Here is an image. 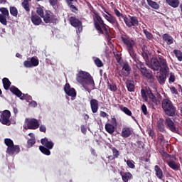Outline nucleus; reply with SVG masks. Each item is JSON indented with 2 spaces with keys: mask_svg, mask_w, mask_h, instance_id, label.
<instances>
[{
  "mask_svg": "<svg viewBox=\"0 0 182 182\" xmlns=\"http://www.w3.org/2000/svg\"><path fill=\"white\" fill-rule=\"evenodd\" d=\"M31 22L36 26H39L42 23V18L39 16L34 14L31 16Z\"/></svg>",
  "mask_w": 182,
  "mask_h": 182,
  "instance_id": "393cba45",
  "label": "nucleus"
},
{
  "mask_svg": "<svg viewBox=\"0 0 182 182\" xmlns=\"http://www.w3.org/2000/svg\"><path fill=\"white\" fill-rule=\"evenodd\" d=\"M39 150L43 153V154H46V156H50V149H48L44 146H40Z\"/></svg>",
  "mask_w": 182,
  "mask_h": 182,
  "instance_id": "4c0bfd02",
  "label": "nucleus"
},
{
  "mask_svg": "<svg viewBox=\"0 0 182 182\" xmlns=\"http://www.w3.org/2000/svg\"><path fill=\"white\" fill-rule=\"evenodd\" d=\"M96 21L94 22V25L95 26V29L98 31V33L100 35H105V32H103V29L102 28V26L105 25V21H103V18L100 17L99 15H95Z\"/></svg>",
  "mask_w": 182,
  "mask_h": 182,
  "instance_id": "0eeeda50",
  "label": "nucleus"
},
{
  "mask_svg": "<svg viewBox=\"0 0 182 182\" xmlns=\"http://www.w3.org/2000/svg\"><path fill=\"white\" fill-rule=\"evenodd\" d=\"M9 11L11 16H14V18L18 17V9H16V7L10 6Z\"/></svg>",
  "mask_w": 182,
  "mask_h": 182,
  "instance_id": "ea45409f",
  "label": "nucleus"
},
{
  "mask_svg": "<svg viewBox=\"0 0 182 182\" xmlns=\"http://www.w3.org/2000/svg\"><path fill=\"white\" fill-rule=\"evenodd\" d=\"M101 28H102L104 31L103 32L105 34L107 41H112V37H110V31H109V29H107L108 28L107 25L104 24L103 26H101Z\"/></svg>",
  "mask_w": 182,
  "mask_h": 182,
  "instance_id": "7c9ffc66",
  "label": "nucleus"
},
{
  "mask_svg": "<svg viewBox=\"0 0 182 182\" xmlns=\"http://www.w3.org/2000/svg\"><path fill=\"white\" fill-rule=\"evenodd\" d=\"M21 6L25 9V11H26V12H31V7L29 6V3H26L25 1H23L21 3Z\"/></svg>",
  "mask_w": 182,
  "mask_h": 182,
  "instance_id": "603ef678",
  "label": "nucleus"
},
{
  "mask_svg": "<svg viewBox=\"0 0 182 182\" xmlns=\"http://www.w3.org/2000/svg\"><path fill=\"white\" fill-rule=\"evenodd\" d=\"M25 68H36L39 65V60L38 57H32L30 60H25L23 62Z\"/></svg>",
  "mask_w": 182,
  "mask_h": 182,
  "instance_id": "ddd939ff",
  "label": "nucleus"
},
{
  "mask_svg": "<svg viewBox=\"0 0 182 182\" xmlns=\"http://www.w3.org/2000/svg\"><path fill=\"white\" fill-rule=\"evenodd\" d=\"M2 83L5 90H9V87H11V85H12V82H11L9 79L6 77L3 78Z\"/></svg>",
  "mask_w": 182,
  "mask_h": 182,
  "instance_id": "c85d7f7f",
  "label": "nucleus"
},
{
  "mask_svg": "<svg viewBox=\"0 0 182 182\" xmlns=\"http://www.w3.org/2000/svg\"><path fill=\"white\" fill-rule=\"evenodd\" d=\"M156 77L160 85H164L166 83V79H167V77L163 73H161L159 75L156 76Z\"/></svg>",
  "mask_w": 182,
  "mask_h": 182,
  "instance_id": "c756f323",
  "label": "nucleus"
},
{
  "mask_svg": "<svg viewBox=\"0 0 182 182\" xmlns=\"http://www.w3.org/2000/svg\"><path fill=\"white\" fill-rule=\"evenodd\" d=\"M4 144H6V146H7V147H11V146L14 145V141H12V139L9 138L4 139Z\"/></svg>",
  "mask_w": 182,
  "mask_h": 182,
  "instance_id": "8fccbe9b",
  "label": "nucleus"
},
{
  "mask_svg": "<svg viewBox=\"0 0 182 182\" xmlns=\"http://www.w3.org/2000/svg\"><path fill=\"white\" fill-rule=\"evenodd\" d=\"M121 136L124 139H127V137H130L132 136V129L129 127H125L122 128Z\"/></svg>",
  "mask_w": 182,
  "mask_h": 182,
  "instance_id": "5701e85b",
  "label": "nucleus"
},
{
  "mask_svg": "<svg viewBox=\"0 0 182 182\" xmlns=\"http://www.w3.org/2000/svg\"><path fill=\"white\" fill-rule=\"evenodd\" d=\"M10 92H11V93H13V95H15V96H17V97H22V95H23L22 93V92L18 89V87H15V86H11L10 87Z\"/></svg>",
  "mask_w": 182,
  "mask_h": 182,
  "instance_id": "a878e982",
  "label": "nucleus"
},
{
  "mask_svg": "<svg viewBox=\"0 0 182 182\" xmlns=\"http://www.w3.org/2000/svg\"><path fill=\"white\" fill-rule=\"evenodd\" d=\"M114 12L117 18H122V19H124V18H126V16H123V14H122L120 11H119L117 9H114Z\"/></svg>",
  "mask_w": 182,
  "mask_h": 182,
  "instance_id": "864d4df0",
  "label": "nucleus"
},
{
  "mask_svg": "<svg viewBox=\"0 0 182 182\" xmlns=\"http://www.w3.org/2000/svg\"><path fill=\"white\" fill-rule=\"evenodd\" d=\"M170 90H171V92L172 93V95H178V91L176 89V87L171 86Z\"/></svg>",
  "mask_w": 182,
  "mask_h": 182,
  "instance_id": "0e129e2a",
  "label": "nucleus"
},
{
  "mask_svg": "<svg viewBox=\"0 0 182 182\" xmlns=\"http://www.w3.org/2000/svg\"><path fill=\"white\" fill-rule=\"evenodd\" d=\"M151 102L154 103V105H156V106H157V105H159V100H157V97H154L152 98V100H151Z\"/></svg>",
  "mask_w": 182,
  "mask_h": 182,
  "instance_id": "774afa93",
  "label": "nucleus"
},
{
  "mask_svg": "<svg viewBox=\"0 0 182 182\" xmlns=\"http://www.w3.org/2000/svg\"><path fill=\"white\" fill-rule=\"evenodd\" d=\"M173 53L179 62H182V52L180 50H173Z\"/></svg>",
  "mask_w": 182,
  "mask_h": 182,
  "instance_id": "79ce46f5",
  "label": "nucleus"
},
{
  "mask_svg": "<svg viewBox=\"0 0 182 182\" xmlns=\"http://www.w3.org/2000/svg\"><path fill=\"white\" fill-rule=\"evenodd\" d=\"M166 163L170 168H171L172 170H174L175 171H178V170H180V164H177L173 160H166Z\"/></svg>",
  "mask_w": 182,
  "mask_h": 182,
  "instance_id": "b1692460",
  "label": "nucleus"
},
{
  "mask_svg": "<svg viewBox=\"0 0 182 182\" xmlns=\"http://www.w3.org/2000/svg\"><path fill=\"white\" fill-rule=\"evenodd\" d=\"M165 124L172 133H177V132H178L177 127H176V124H174L171 118L167 117L165 119Z\"/></svg>",
  "mask_w": 182,
  "mask_h": 182,
  "instance_id": "4468645a",
  "label": "nucleus"
},
{
  "mask_svg": "<svg viewBox=\"0 0 182 182\" xmlns=\"http://www.w3.org/2000/svg\"><path fill=\"white\" fill-rule=\"evenodd\" d=\"M41 144L44 146V147H46L47 149H53V146H55V144L52 142V141H49L48 138L41 139Z\"/></svg>",
  "mask_w": 182,
  "mask_h": 182,
  "instance_id": "4be33fe9",
  "label": "nucleus"
},
{
  "mask_svg": "<svg viewBox=\"0 0 182 182\" xmlns=\"http://www.w3.org/2000/svg\"><path fill=\"white\" fill-rule=\"evenodd\" d=\"M36 14L40 16L41 18H43L45 12L43 11V6L36 8Z\"/></svg>",
  "mask_w": 182,
  "mask_h": 182,
  "instance_id": "de8ad7c7",
  "label": "nucleus"
},
{
  "mask_svg": "<svg viewBox=\"0 0 182 182\" xmlns=\"http://www.w3.org/2000/svg\"><path fill=\"white\" fill-rule=\"evenodd\" d=\"M21 151V148L19 145H13L10 147H7L6 153L10 156H14V154H18Z\"/></svg>",
  "mask_w": 182,
  "mask_h": 182,
  "instance_id": "f3484780",
  "label": "nucleus"
},
{
  "mask_svg": "<svg viewBox=\"0 0 182 182\" xmlns=\"http://www.w3.org/2000/svg\"><path fill=\"white\" fill-rule=\"evenodd\" d=\"M35 143H36L35 138L30 139L27 141V146L29 148L32 147V146H33V144H35Z\"/></svg>",
  "mask_w": 182,
  "mask_h": 182,
  "instance_id": "4d7b16f0",
  "label": "nucleus"
},
{
  "mask_svg": "<svg viewBox=\"0 0 182 182\" xmlns=\"http://www.w3.org/2000/svg\"><path fill=\"white\" fill-rule=\"evenodd\" d=\"M147 133L150 137H154L156 136V133H154V130H153L151 128H149L147 130Z\"/></svg>",
  "mask_w": 182,
  "mask_h": 182,
  "instance_id": "680f3d73",
  "label": "nucleus"
},
{
  "mask_svg": "<svg viewBox=\"0 0 182 182\" xmlns=\"http://www.w3.org/2000/svg\"><path fill=\"white\" fill-rule=\"evenodd\" d=\"M126 84L128 92H134V83L133 81L127 80Z\"/></svg>",
  "mask_w": 182,
  "mask_h": 182,
  "instance_id": "e433bc0d",
  "label": "nucleus"
},
{
  "mask_svg": "<svg viewBox=\"0 0 182 182\" xmlns=\"http://www.w3.org/2000/svg\"><path fill=\"white\" fill-rule=\"evenodd\" d=\"M136 68L140 70L142 76H144L147 80H150V82H154V76L153 75V72L151 70L147 69L146 66H144V63H141L137 58V60L135 61Z\"/></svg>",
  "mask_w": 182,
  "mask_h": 182,
  "instance_id": "20e7f679",
  "label": "nucleus"
},
{
  "mask_svg": "<svg viewBox=\"0 0 182 182\" xmlns=\"http://www.w3.org/2000/svg\"><path fill=\"white\" fill-rule=\"evenodd\" d=\"M111 149H112L113 156L115 157V159H117L119 157V156H120L119 150H117V149H116V147H112Z\"/></svg>",
  "mask_w": 182,
  "mask_h": 182,
  "instance_id": "6e6d98bb",
  "label": "nucleus"
},
{
  "mask_svg": "<svg viewBox=\"0 0 182 182\" xmlns=\"http://www.w3.org/2000/svg\"><path fill=\"white\" fill-rule=\"evenodd\" d=\"M76 80L80 85L86 89L87 86H90L91 89L95 88V80H93V77L90 75V73L86 71H79V73L76 75Z\"/></svg>",
  "mask_w": 182,
  "mask_h": 182,
  "instance_id": "f03ea898",
  "label": "nucleus"
},
{
  "mask_svg": "<svg viewBox=\"0 0 182 182\" xmlns=\"http://www.w3.org/2000/svg\"><path fill=\"white\" fill-rule=\"evenodd\" d=\"M124 161L127 163L129 168H136V166L134 165V161L133 160L128 159L126 161V159H124Z\"/></svg>",
  "mask_w": 182,
  "mask_h": 182,
  "instance_id": "09e8293b",
  "label": "nucleus"
},
{
  "mask_svg": "<svg viewBox=\"0 0 182 182\" xmlns=\"http://www.w3.org/2000/svg\"><path fill=\"white\" fill-rule=\"evenodd\" d=\"M133 178V175L130 172L124 173V176H122V181L124 182H129V180Z\"/></svg>",
  "mask_w": 182,
  "mask_h": 182,
  "instance_id": "72a5a7b5",
  "label": "nucleus"
},
{
  "mask_svg": "<svg viewBox=\"0 0 182 182\" xmlns=\"http://www.w3.org/2000/svg\"><path fill=\"white\" fill-rule=\"evenodd\" d=\"M49 2L50 5L54 8H55L56 5H58V0H49Z\"/></svg>",
  "mask_w": 182,
  "mask_h": 182,
  "instance_id": "69168bd1",
  "label": "nucleus"
},
{
  "mask_svg": "<svg viewBox=\"0 0 182 182\" xmlns=\"http://www.w3.org/2000/svg\"><path fill=\"white\" fill-rule=\"evenodd\" d=\"M129 18L130 19H129L127 16L124 18V22L128 28H132V26H139V19L136 16H129Z\"/></svg>",
  "mask_w": 182,
  "mask_h": 182,
  "instance_id": "f8f14e48",
  "label": "nucleus"
},
{
  "mask_svg": "<svg viewBox=\"0 0 182 182\" xmlns=\"http://www.w3.org/2000/svg\"><path fill=\"white\" fill-rule=\"evenodd\" d=\"M111 124L115 127L117 126V120L115 117L111 119Z\"/></svg>",
  "mask_w": 182,
  "mask_h": 182,
  "instance_id": "338daca9",
  "label": "nucleus"
},
{
  "mask_svg": "<svg viewBox=\"0 0 182 182\" xmlns=\"http://www.w3.org/2000/svg\"><path fill=\"white\" fill-rule=\"evenodd\" d=\"M105 130L109 134H113L114 133L115 127L114 125H112V124L110 123H107L105 124Z\"/></svg>",
  "mask_w": 182,
  "mask_h": 182,
  "instance_id": "cd10ccee",
  "label": "nucleus"
},
{
  "mask_svg": "<svg viewBox=\"0 0 182 182\" xmlns=\"http://www.w3.org/2000/svg\"><path fill=\"white\" fill-rule=\"evenodd\" d=\"M64 92L68 95V96H70L71 97H76V90L75 88H70V84L66 83L64 87Z\"/></svg>",
  "mask_w": 182,
  "mask_h": 182,
  "instance_id": "dca6fc26",
  "label": "nucleus"
},
{
  "mask_svg": "<svg viewBox=\"0 0 182 182\" xmlns=\"http://www.w3.org/2000/svg\"><path fill=\"white\" fill-rule=\"evenodd\" d=\"M21 100H32V97L28 94H23L21 97Z\"/></svg>",
  "mask_w": 182,
  "mask_h": 182,
  "instance_id": "052dcab7",
  "label": "nucleus"
},
{
  "mask_svg": "<svg viewBox=\"0 0 182 182\" xmlns=\"http://www.w3.org/2000/svg\"><path fill=\"white\" fill-rule=\"evenodd\" d=\"M158 141L161 144V146H166V144H167V141L164 139V135H163V134L159 135Z\"/></svg>",
  "mask_w": 182,
  "mask_h": 182,
  "instance_id": "a19ab883",
  "label": "nucleus"
},
{
  "mask_svg": "<svg viewBox=\"0 0 182 182\" xmlns=\"http://www.w3.org/2000/svg\"><path fill=\"white\" fill-rule=\"evenodd\" d=\"M141 110L142 113H144L145 116H147V114H149V112H147V107H146V105L143 104L141 105Z\"/></svg>",
  "mask_w": 182,
  "mask_h": 182,
  "instance_id": "e2e57ef3",
  "label": "nucleus"
},
{
  "mask_svg": "<svg viewBox=\"0 0 182 182\" xmlns=\"http://www.w3.org/2000/svg\"><path fill=\"white\" fill-rule=\"evenodd\" d=\"M69 22L71 26L73 28H77L79 33L83 31V26H82V21H80L76 16H71L69 18Z\"/></svg>",
  "mask_w": 182,
  "mask_h": 182,
  "instance_id": "1a4fd4ad",
  "label": "nucleus"
},
{
  "mask_svg": "<svg viewBox=\"0 0 182 182\" xmlns=\"http://www.w3.org/2000/svg\"><path fill=\"white\" fill-rule=\"evenodd\" d=\"M154 170L157 178H159V180H163V170L160 168V166L156 165L154 166Z\"/></svg>",
  "mask_w": 182,
  "mask_h": 182,
  "instance_id": "bb28decb",
  "label": "nucleus"
},
{
  "mask_svg": "<svg viewBox=\"0 0 182 182\" xmlns=\"http://www.w3.org/2000/svg\"><path fill=\"white\" fill-rule=\"evenodd\" d=\"M45 23H54L56 22V16L50 10H46L43 17Z\"/></svg>",
  "mask_w": 182,
  "mask_h": 182,
  "instance_id": "6e6552de",
  "label": "nucleus"
},
{
  "mask_svg": "<svg viewBox=\"0 0 182 182\" xmlns=\"http://www.w3.org/2000/svg\"><path fill=\"white\" fill-rule=\"evenodd\" d=\"M122 70H124L127 75L130 74V72H132V68H130V65L128 63H124L122 66Z\"/></svg>",
  "mask_w": 182,
  "mask_h": 182,
  "instance_id": "37998d69",
  "label": "nucleus"
},
{
  "mask_svg": "<svg viewBox=\"0 0 182 182\" xmlns=\"http://www.w3.org/2000/svg\"><path fill=\"white\" fill-rule=\"evenodd\" d=\"M107 86H108L109 90H111V92H117V86L116 85V84H110L109 82H107Z\"/></svg>",
  "mask_w": 182,
  "mask_h": 182,
  "instance_id": "3c124183",
  "label": "nucleus"
},
{
  "mask_svg": "<svg viewBox=\"0 0 182 182\" xmlns=\"http://www.w3.org/2000/svg\"><path fill=\"white\" fill-rule=\"evenodd\" d=\"M121 110L125 113V114H127V116H130L132 117V119H133V120H134L136 122V117H133L132 114V111H130V109H129V108H127V107H121Z\"/></svg>",
  "mask_w": 182,
  "mask_h": 182,
  "instance_id": "f704fd0d",
  "label": "nucleus"
},
{
  "mask_svg": "<svg viewBox=\"0 0 182 182\" xmlns=\"http://www.w3.org/2000/svg\"><path fill=\"white\" fill-rule=\"evenodd\" d=\"M107 14H102V16L112 25H113L115 29H120V24H119V21H117V18L114 17V16L110 14L108 11H105Z\"/></svg>",
  "mask_w": 182,
  "mask_h": 182,
  "instance_id": "39448f33",
  "label": "nucleus"
},
{
  "mask_svg": "<svg viewBox=\"0 0 182 182\" xmlns=\"http://www.w3.org/2000/svg\"><path fill=\"white\" fill-rule=\"evenodd\" d=\"M166 4L169 5L170 6H172V8H178V5L180 4V1L178 0H166Z\"/></svg>",
  "mask_w": 182,
  "mask_h": 182,
  "instance_id": "473e14b6",
  "label": "nucleus"
},
{
  "mask_svg": "<svg viewBox=\"0 0 182 182\" xmlns=\"http://www.w3.org/2000/svg\"><path fill=\"white\" fill-rule=\"evenodd\" d=\"M39 122L35 118L31 119L27 123L28 130H36L39 128Z\"/></svg>",
  "mask_w": 182,
  "mask_h": 182,
  "instance_id": "2eb2a0df",
  "label": "nucleus"
},
{
  "mask_svg": "<svg viewBox=\"0 0 182 182\" xmlns=\"http://www.w3.org/2000/svg\"><path fill=\"white\" fill-rule=\"evenodd\" d=\"M149 68L155 72H158V70H163V68H161V65L160 64V62L157 58H152L150 60Z\"/></svg>",
  "mask_w": 182,
  "mask_h": 182,
  "instance_id": "9b49d317",
  "label": "nucleus"
},
{
  "mask_svg": "<svg viewBox=\"0 0 182 182\" xmlns=\"http://www.w3.org/2000/svg\"><path fill=\"white\" fill-rule=\"evenodd\" d=\"M143 33L148 41H153V39H154L153 34L150 33V31H147V29H143Z\"/></svg>",
  "mask_w": 182,
  "mask_h": 182,
  "instance_id": "58836bf2",
  "label": "nucleus"
},
{
  "mask_svg": "<svg viewBox=\"0 0 182 182\" xmlns=\"http://www.w3.org/2000/svg\"><path fill=\"white\" fill-rule=\"evenodd\" d=\"M0 22L2 25H7L8 21H6V18H9V10L6 7L0 8Z\"/></svg>",
  "mask_w": 182,
  "mask_h": 182,
  "instance_id": "9d476101",
  "label": "nucleus"
},
{
  "mask_svg": "<svg viewBox=\"0 0 182 182\" xmlns=\"http://www.w3.org/2000/svg\"><path fill=\"white\" fill-rule=\"evenodd\" d=\"M174 82H176V75H174V73H171L168 78V82L174 83Z\"/></svg>",
  "mask_w": 182,
  "mask_h": 182,
  "instance_id": "bf43d9fd",
  "label": "nucleus"
},
{
  "mask_svg": "<svg viewBox=\"0 0 182 182\" xmlns=\"http://www.w3.org/2000/svg\"><path fill=\"white\" fill-rule=\"evenodd\" d=\"M146 2L151 8H153V9H159L160 8V5L157 4L156 1H153L152 0H146Z\"/></svg>",
  "mask_w": 182,
  "mask_h": 182,
  "instance_id": "c9c22d12",
  "label": "nucleus"
},
{
  "mask_svg": "<svg viewBox=\"0 0 182 182\" xmlns=\"http://www.w3.org/2000/svg\"><path fill=\"white\" fill-rule=\"evenodd\" d=\"M161 107L166 116L169 117H174L176 116V112L177 109L173 105V102L168 98H165L161 102Z\"/></svg>",
  "mask_w": 182,
  "mask_h": 182,
  "instance_id": "7ed1b4c3",
  "label": "nucleus"
},
{
  "mask_svg": "<svg viewBox=\"0 0 182 182\" xmlns=\"http://www.w3.org/2000/svg\"><path fill=\"white\" fill-rule=\"evenodd\" d=\"M67 5H68V6H69L71 12H73L74 14H76V12H77V11H79V9H77V7H76V6L73 5V2L68 3Z\"/></svg>",
  "mask_w": 182,
  "mask_h": 182,
  "instance_id": "a18cd8bd",
  "label": "nucleus"
},
{
  "mask_svg": "<svg viewBox=\"0 0 182 182\" xmlns=\"http://www.w3.org/2000/svg\"><path fill=\"white\" fill-rule=\"evenodd\" d=\"M113 54L117 62L118 63H120V61L122 60V55H120V53H119V52H114Z\"/></svg>",
  "mask_w": 182,
  "mask_h": 182,
  "instance_id": "5fc2aeb1",
  "label": "nucleus"
},
{
  "mask_svg": "<svg viewBox=\"0 0 182 182\" xmlns=\"http://www.w3.org/2000/svg\"><path fill=\"white\" fill-rule=\"evenodd\" d=\"M156 127L161 133H166V127L164 126V119L160 118L156 122Z\"/></svg>",
  "mask_w": 182,
  "mask_h": 182,
  "instance_id": "412c9836",
  "label": "nucleus"
},
{
  "mask_svg": "<svg viewBox=\"0 0 182 182\" xmlns=\"http://www.w3.org/2000/svg\"><path fill=\"white\" fill-rule=\"evenodd\" d=\"M121 40L126 46V49L129 55L132 58L134 62H137V54L134 51V46H136L134 38L130 37V36L124 32L121 34Z\"/></svg>",
  "mask_w": 182,
  "mask_h": 182,
  "instance_id": "f257e3e1",
  "label": "nucleus"
},
{
  "mask_svg": "<svg viewBox=\"0 0 182 182\" xmlns=\"http://www.w3.org/2000/svg\"><path fill=\"white\" fill-rule=\"evenodd\" d=\"M11 111L6 109L0 116V122L5 126H11Z\"/></svg>",
  "mask_w": 182,
  "mask_h": 182,
  "instance_id": "423d86ee",
  "label": "nucleus"
},
{
  "mask_svg": "<svg viewBox=\"0 0 182 182\" xmlns=\"http://www.w3.org/2000/svg\"><path fill=\"white\" fill-rule=\"evenodd\" d=\"M90 105L92 113H97L99 110V101L96 99H92L90 102Z\"/></svg>",
  "mask_w": 182,
  "mask_h": 182,
  "instance_id": "6ab92c4d",
  "label": "nucleus"
},
{
  "mask_svg": "<svg viewBox=\"0 0 182 182\" xmlns=\"http://www.w3.org/2000/svg\"><path fill=\"white\" fill-rule=\"evenodd\" d=\"M95 63L97 68H102L103 66V62H102L100 58H96L95 60Z\"/></svg>",
  "mask_w": 182,
  "mask_h": 182,
  "instance_id": "13d9d810",
  "label": "nucleus"
},
{
  "mask_svg": "<svg viewBox=\"0 0 182 182\" xmlns=\"http://www.w3.org/2000/svg\"><path fill=\"white\" fill-rule=\"evenodd\" d=\"M158 60L162 68V70L167 72V70H168V65H167V60H166L165 58L163 57L162 55H159Z\"/></svg>",
  "mask_w": 182,
  "mask_h": 182,
  "instance_id": "a211bd4d",
  "label": "nucleus"
},
{
  "mask_svg": "<svg viewBox=\"0 0 182 182\" xmlns=\"http://www.w3.org/2000/svg\"><path fill=\"white\" fill-rule=\"evenodd\" d=\"M149 50L142 49L141 56L144 59L145 62H149Z\"/></svg>",
  "mask_w": 182,
  "mask_h": 182,
  "instance_id": "c03bdc74",
  "label": "nucleus"
},
{
  "mask_svg": "<svg viewBox=\"0 0 182 182\" xmlns=\"http://www.w3.org/2000/svg\"><path fill=\"white\" fill-rule=\"evenodd\" d=\"M141 96L144 102H149V97H147V92L146 90H141Z\"/></svg>",
  "mask_w": 182,
  "mask_h": 182,
  "instance_id": "49530a36",
  "label": "nucleus"
},
{
  "mask_svg": "<svg viewBox=\"0 0 182 182\" xmlns=\"http://www.w3.org/2000/svg\"><path fill=\"white\" fill-rule=\"evenodd\" d=\"M159 153L162 156L163 160H167V159H174V156L170 155L168 153H167L164 149L161 150L159 151Z\"/></svg>",
  "mask_w": 182,
  "mask_h": 182,
  "instance_id": "2f4dec72",
  "label": "nucleus"
},
{
  "mask_svg": "<svg viewBox=\"0 0 182 182\" xmlns=\"http://www.w3.org/2000/svg\"><path fill=\"white\" fill-rule=\"evenodd\" d=\"M162 39L166 45H173V43H174V38L168 33H164L162 36Z\"/></svg>",
  "mask_w": 182,
  "mask_h": 182,
  "instance_id": "aec40b11",
  "label": "nucleus"
}]
</instances>
